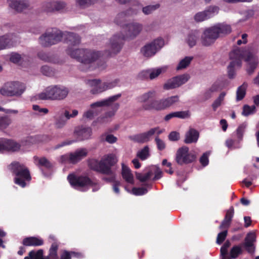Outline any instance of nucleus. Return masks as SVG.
<instances>
[{"mask_svg":"<svg viewBox=\"0 0 259 259\" xmlns=\"http://www.w3.org/2000/svg\"><path fill=\"white\" fill-rule=\"evenodd\" d=\"M158 127L151 128L147 132L138 134L131 137L133 141L140 143H143L148 141L158 130Z\"/></svg>","mask_w":259,"mask_h":259,"instance_id":"aec40b11","label":"nucleus"},{"mask_svg":"<svg viewBox=\"0 0 259 259\" xmlns=\"http://www.w3.org/2000/svg\"><path fill=\"white\" fill-rule=\"evenodd\" d=\"M122 177L125 181L130 184H134V176L131 169L126 166L122 165Z\"/></svg>","mask_w":259,"mask_h":259,"instance_id":"2f4dec72","label":"nucleus"},{"mask_svg":"<svg viewBox=\"0 0 259 259\" xmlns=\"http://www.w3.org/2000/svg\"><path fill=\"white\" fill-rule=\"evenodd\" d=\"M208 156L209 153L205 152L203 153V155L200 158L199 161L201 165H203V166H205L207 165L208 164Z\"/></svg>","mask_w":259,"mask_h":259,"instance_id":"6e6d98bb","label":"nucleus"},{"mask_svg":"<svg viewBox=\"0 0 259 259\" xmlns=\"http://www.w3.org/2000/svg\"><path fill=\"white\" fill-rule=\"evenodd\" d=\"M54 11H62L66 9V4L62 1L54 2Z\"/></svg>","mask_w":259,"mask_h":259,"instance_id":"c03bdc74","label":"nucleus"},{"mask_svg":"<svg viewBox=\"0 0 259 259\" xmlns=\"http://www.w3.org/2000/svg\"><path fill=\"white\" fill-rule=\"evenodd\" d=\"M219 8L216 6H210L204 11L200 12L195 14L194 20L197 22L205 21L213 17L215 14L219 13Z\"/></svg>","mask_w":259,"mask_h":259,"instance_id":"2eb2a0df","label":"nucleus"},{"mask_svg":"<svg viewBox=\"0 0 259 259\" xmlns=\"http://www.w3.org/2000/svg\"><path fill=\"white\" fill-rule=\"evenodd\" d=\"M175 117L181 119H184L189 116L188 111H182L174 112Z\"/></svg>","mask_w":259,"mask_h":259,"instance_id":"4d7b16f0","label":"nucleus"},{"mask_svg":"<svg viewBox=\"0 0 259 259\" xmlns=\"http://www.w3.org/2000/svg\"><path fill=\"white\" fill-rule=\"evenodd\" d=\"M22 244L25 246H39L44 244V240L40 237H27L23 239Z\"/></svg>","mask_w":259,"mask_h":259,"instance_id":"bb28decb","label":"nucleus"},{"mask_svg":"<svg viewBox=\"0 0 259 259\" xmlns=\"http://www.w3.org/2000/svg\"><path fill=\"white\" fill-rule=\"evenodd\" d=\"M148 192L147 188L144 187L136 188L132 189V192L135 195H142L146 194Z\"/></svg>","mask_w":259,"mask_h":259,"instance_id":"3c124183","label":"nucleus"},{"mask_svg":"<svg viewBox=\"0 0 259 259\" xmlns=\"http://www.w3.org/2000/svg\"><path fill=\"white\" fill-rule=\"evenodd\" d=\"M193 59L192 57H186L182 59L177 67V70H181L186 68L191 63Z\"/></svg>","mask_w":259,"mask_h":259,"instance_id":"ea45409f","label":"nucleus"},{"mask_svg":"<svg viewBox=\"0 0 259 259\" xmlns=\"http://www.w3.org/2000/svg\"><path fill=\"white\" fill-rule=\"evenodd\" d=\"M92 129L89 127H77L74 132V135L77 141H83L89 139L92 135Z\"/></svg>","mask_w":259,"mask_h":259,"instance_id":"6ab92c4d","label":"nucleus"},{"mask_svg":"<svg viewBox=\"0 0 259 259\" xmlns=\"http://www.w3.org/2000/svg\"><path fill=\"white\" fill-rule=\"evenodd\" d=\"M32 109L34 111H38L39 113H43L44 114H47L49 112V110L47 108H41L38 105H33Z\"/></svg>","mask_w":259,"mask_h":259,"instance_id":"774afa93","label":"nucleus"},{"mask_svg":"<svg viewBox=\"0 0 259 259\" xmlns=\"http://www.w3.org/2000/svg\"><path fill=\"white\" fill-rule=\"evenodd\" d=\"M180 101L178 95L168 97L160 100H154L143 105L142 108L145 110H155L161 111L175 105Z\"/></svg>","mask_w":259,"mask_h":259,"instance_id":"423d86ee","label":"nucleus"},{"mask_svg":"<svg viewBox=\"0 0 259 259\" xmlns=\"http://www.w3.org/2000/svg\"><path fill=\"white\" fill-rule=\"evenodd\" d=\"M229 57L232 61L228 67V77L233 79L235 76L234 67L235 66L240 67L242 59L248 61L252 57V53L246 48H237L231 51L229 54Z\"/></svg>","mask_w":259,"mask_h":259,"instance_id":"7ed1b4c3","label":"nucleus"},{"mask_svg":"<svg viewBox=\"0 0 259 259\" xmlns=\"http://www.w3.org/2000/svg\"><path fill=\"white\" fill-rule=\"evenodd\" d=\"M8 168L15 176L14 179V183L21 187H26V181H31V177L29 170L24 164L14 161L9 165Z\"/></svg>","mask_w":259,"mask_h":259,"instance_id":"20e7f679","label":"nucleus"},{"mask_svg":"<svg viewBox=\"0 0 259 259\" xmlns=\"http://www.w3.org/2000/svg\"><path fill=\"white\" fill-rule=\"evenodd\" d=\"M87 155V151L85 149H81L76 150L74 153L69 154V162L72 163H76Z\"/></svg>","mask_w":259,"mask_h":259,"instance_id":"393cba45","label":"nucleus"},{"mask_svg":"<svg viewBox=\"0 0 259 259\" xmlns=\"http://www.w3.org/2000/svg\"><path fill=\"white\" fill-rule=\"evenodd\" d=\"M164 45V40L161 38L154 39L142 48L141 52L146 57L154 56Z\"/></svg>","mask_w":259,"mask_h":259,"instance_id":"ddd939ff","label":"nucleus"},{"mask_svg":"<svg viewBox=\"0 0 259 259\" xmlns=\"http://www.w3.org/2000/svg\"><path fill=\"white\" fill-rule=\"evenodd\" d=\"M119 80L116 79L111 82H102L100 79H90L87 81L88 84L92 89L91 90V93L92 94H97L101 93L107 90L111 89L118 85Z\"/></svg>","mask_w":259,"mask_h":259,"instance_id":"1a4fd4ad","label":"nucleus"},{"mask_svg":"<svg viewBox=\"0 0 259 259\" xmlns=\"http://www.w3.org/2000/svg\"><path fill=\"white\" fill-rule=\"evenodd\" d=\"M153 175V170L152 169L149 170L147 173L143 175L141 173L136 172V176L138 180L141 182H145L149 180Z\"/></svg>","mask_w":259,"mask_h":259,"instance_id":"4c0bfd02","label":"nucleus"},{"mask_svg":"<svg viewBox=\"0 0 259 259\" xmlns=\"http://www.w3.org/2000/svg\"><path fill=\"white\" fill-rule=\"evenodd\" d=\"M180 139V134L177 132H171L168 135V139L171 141H177Z\"/></svg>","mask_w":259,"mask_h":259,"instance_id":"0e129e2a","label":"nucleus"},{"mask_svg":"<svg viewBox=\"0 0 259 259\" xmlns=\"http://www.w3.org/2000/svg\"><path fill=\"white\" fill-rule=\"evenodd\" d=\"M162 165L163 166H165L168 168V169L164 170V171L166 172H167L170 175H172L174 173V170L172 169V168H171V163L169 162H168L166 159H164L162 160Z\"/></svg>","mask_w":259,"mask_h":259,"instance_id":"bf43d9fd","label":"nucleus"},{"mask_svg":"<svg viewBox=\"0 0 259 259\" xmlns=\"http://www.w3.org/2000/svg\"><path fill=\"white\" fill-rule=\"evenodd\" d=\"M43 10L47 13L54 12V2L45 3L43 6Z\"/></svg>","mask_w":259,"mask_h":259,"instance_id":"13d9d810","label":"nucleus"},{"mask_svg":"<svg viewBox=\"0 0 259 259\" xmlns=\"http://www.w3.org/2000/svg\"><path fill=\"white\" fill-rule=\"evenodd\" d=\"M66 41L69 46H75L80 42L79 35L73 32H68L66 35Z\"/></svg>","mask_w":259,"mask_h":259,"instance_id":"7c9ffc66","label":"nucleus"},{"mask_svg":"<svg viewBox=\"0 0 259 259\" xmlns=\"http://www.w3.org/2000/svg\"><path fill=\"white\" fill-rule=\"evenodd\" d=\"M24 85L20 82L13 81L6 83L0 90L2 95L6 97H19L25 91Z\"/></svg>","mask_w":259,"mask_h":259,"instance_id":"9d476101","label":"nucleus"},{"mask_svg":"<svg viewBox=\"0 0 259 259\" xmlns=\"http://www.w3.org/2000/svg\"><path fill=\"white\" fill-rule=\"evenodd\" d=\"M138 78L141 80L146 79L149 78V70H144L139 73Z\"/></svg>","mask_w":259,"mask_h":259,"instance_id":"e2e57ef3","label":"nucleus"},{"mask_svg":"<svg viewBox=\"0 0 259 259\" xmlns=\"http://www.w3.org/2000/svg\"><path fill=\"white\" fill-rule=\"evenodd\" d=\"M9 6L17 12H22L29 6V3L27 0H9Z\"/></svg>","mask_w":259,"mask_h":259,"instance_id":"4be33fe9","label":"nucleus"},{"mask_svg":"<svg viewBox=\"0 0 259 259\" xmlns=\"http://www.w3.org/2000/svg\"><path fill=\"white\" fill-rule=\"evenodd\" d=\"M160 5L159 4H156L154 5H149L143 7L142 8L143 12L146 14L148 15L151 14L152 12L159 8Z\"/></svg>","mask_w":259,"mask_h":259,"instance_id":"49530a36","label":"nucleus"},{"mask_svg":"<svg viewBox=\"0 0 259 259\" xmlns=\"http://www.w3.org/2000/svg\"><path fill=\"white\" fill-rule=\"evenodd\" d=\"M199 137V132L194 128H190L185 134L184 143L185 144L195 143Z\"/></svg>","mask_w":259,"mask_h":259,"instance_id":"5701e85b","label":"nucleus"},{"mask_svg":"<svg viewBox=\"0 0 259 259\" xmlns=\"http://www.w3.org/2000/svg\"><path fill=\"white\" fill-rule=\"evenodd\" d=\"M228 234L227 230H224L218 234L216 242L218 244H221L226 239Z\"/></svg>","mask_w":259,"mask_h":259,"instance_id":"8fccbe9b","label":"nucleus"},{"mask_svg":"<svg viewBox=\"0 0 259 259\" xmlns=\"http://www.w3.org/2000/svg\"><path fill=\"white\" fill-rule=\"evenodd\" d=\"M242 249L239 245L234 246L230 252V257L232 258H236L240 254H242Z\"/></svg>","mask_w":259,"mask_h":259,"instance_id":"a19ab883","label":"nucleus"},{"mask_svg":"<svg viewBox=\"0 0 259 259\" xmlns=\"http://www.w3.org/2000/svg\"><path fill=\"white\" fill-rule=\"evenodd\" d=\"M255 111V107L253 105L250 106L248 105H245L243 107L242 114L245 116H247L254 113Z\"/></svg>","mask_w":259,"mask_h":259,"instance_id":"37998d69","label":"nucleus"},{"mask_svg":"<svg viewBox=\"0 0 259 259\" xmlns=\"http://www.w3.org/2000/svg\"><path fill=\"white\" fill-rule=\"evenodd\" d=\"M68 89L60 85L47 87L44 92L38 95L41 100H61L65 99L68 94Z\"/></svg>","mask_w":259,"mask_h":259,"instance_id":"0eeeda50","label":"nucleus"},{"mask_svg":"<svg viewBox=\"0 0 259 259\" xmlns=\"http://www.w3.org/2000/svg\"><path fill=\"white\" fill-rule=\"evenodd\" d=\"M131 10L127 12L119 13L115 18V22L125 29V35H114L110 40V50L108 51L107 57H111L118 53L122 47L123 40L127 39H133L137 36L142 29V25L137 23L125 24L127 13L130 14Z\"/></svg>","mask_w":259,"mask_h":259,"instance_id":"f257e3e1","label":"nucleus"},{"mask_svg":"<svg viewBox=\"0 0 259 259\" xmlns=\"http://www.w3.org/2000/svg\"><path fill=\"white\" fill-rule=\"evenodd\" d=\"M35 162H37L36 165L39 167H44L47 169H51L53 167V164L45 157H38L36 156L33 157Z\"/></svg>","mask_w":259,"mask_h":259,"instance_id":"c756f323","label":"nucleus"},{"mask_svg":"<svg viewBox=\"0 0 259 259\" xmlns=\"http://www.w3.org/2000/svg\"><path fill=\"white\" fill-rule=\"evenodd\" d=\"M149 155V147L146 146L138 153L137 156L141 160H144L147 159Z\"/></svg>","mask_w":259,"mask_h":259,"instance_id":"a18cd8bd","label":"nucleus"},{"mask_svg":"<svg viewBox=\"0 0 259 259\" xmlns=\"http://www.w3.org/2000/svg\"><path fill=\"white\" fill-rule=\"evenodd\" d=\"M78 114V111L77 110H73L72 113L70 114L69 112L65 110L64 113V116L61 115L58 117H56L55 122V126L57 128H61L66 124V120L69 119L70 118L75 117Z\"/></svg>","mask_w":259,"mask_h":259,"instance_id":"a211bd4d","label":"nucleus"},{"mask_svg":"<svg viewBox=\"0 0 259 259\" xmlns=\"http://www.w3.org/2000/svg\"><path fill=\"white\" fill-rule=\"evenodd\" d=\"M66 51L67 54L71 58L76 59L78 61L85 65L90 64L96 61L101 54L99 51L89 49L73 50L69 48Z\"/></svg>","mask_w":259,"mask_h":259,"instance_id":"39448f33","label":"nucleus"},{"mask_svg":"<svg viewBox=\"0 0 259 259\" xmlns=\"http://www.w3.org/2000/svg\"><path fill=\"white\" fill-rule=\"evenodd\" d=\"M232 30L230 25L219 23L213 26L206 29L201 37L202 45L208 47L213 44L221 35H226L231 33Z\"/></svg>","mask_w":259,"mask_h":259,"instance_id":"f03ea898","label":"nucleus"},{"mask_svg":"<svg viewBox=\"0 0 259 259\" xmlns=\"http://www.w3.org/2000/svg\"><path fill=\"white\" fill-rule=\"evenodd\" d=\"M226 94L225 92H222L219 97L213 102L212 107L214 111H215L221 105L222 102L224 100Z\"/></svg>","mask_w":259,"mask_h":259,"instance_id":"e433bc0d","label":"nucleus"},{"mask_svg":"<svg viewBox=\"0 0 259 259\" xmlns=\"http://www.w3.org/2000/svg\"><path fill=\"white\" fill-rule=\"evenodd\" d=\"M21 148V145L14 140L2 139L0 140V152L4 151H18Z\"/></svg>","mask_w":259,"mask_h":259,"instance_id":"dca6fc26","label":"nucleus"},{"mask_svg":"<svg viewBox=\"0 0 259 259\" xmlns=\"http://www.w3.org/2000/svg\"><path fill=\"white\" fill-rule=\"evenodd\" d=\"M10 61L14 64H20L23 60L22 56L18 53L12 52L9 55Z\"/></svg>","mask_w":259,"mask_h":259,"instance_id":"f704fd0d","label":"nucleus"},{"mask_svg":"<svg viewBox=\"0 0 259 259\" xmlns=\"http://www.w3.org/2000/svg\"><path fill=\"white\" fill-rule=\"evenodd\" d=\"M196 159V155L189 152V149L187 146H182L179 148L176 154L175 160L177 163L181 165L193 162Z\"/></svg>","mask_w":259,"mask_h":259,"instance_id":"f8f14e48","label":"nucleus"},{"mask_svg":"<svg viewBox=\"0 0 259 259\" xmlns=\"http://www.w3.org/2000/svg\"><path fill=\"white\" fill-rule=\"evenodd\" d=\"M253 58V55H252V57L250 59V60L248 61H246L248 63L247 66L246 71L248 74L249 75L252 74L254 72L257 64V62L255 60H252Z\"/></svg>","mask_w":259,"mask_h":259,"instance_id":"c9c22d12","label":"nucleus"},{"mask_svg":"<svg viewBox=\"0 0 259 259\" xmlns=\"http://www.w3.org/2000/svg\"><path fill=\"white\" fill-rule=\"evenodd\" d=\"M31 259H43V250L39 249L36 252L31 251L29 253Z\"/></svg>","mask_w":259,"mask_h":259,"instance_id":"de8ad7c7","label":"nucleus"},{"mask_svg":"<svg viewBox=\"0 0 259 259\" xmlns=\"http://www.w3.org/2000/svg\"><path fill=\"white\" fill-rule=\"evenodd\" d=\"M11 122V118L8 116L0 117V130L6 129Z\"/></svg>","mask_w":259,"mask_h":259,"instance_id":"79ce46f5","label":"nucleus"},{"mask_svg":"<svg viewBox=\"0 0 259 259\" xmlns=\"http://www.w3.org/2000/svg\"><path fill=\"white\" fill-rule=\"evenodd\" d=\"M161 73V69H157L151 71H149V78L151 79H153L157 77Z\"/></svg>","mask_w":259,"mask_h":259,"instance_id":"69168bd1","label":"nucleus"},{"mask_svg":"<svg viewBox=\"0 0 259 259\" xmlns=\"http://www.w3.org/2000/svg\"><path fill=\"white\" fill-rule=\"evenodd\" d=\"M38 57L45 62H51V58L49 56L48 54L44 52H39L37 54Z\"/></svg>","mask_w":259,"mask_h":259,"instance_id":"052dcab7","label":"nucleus"},{"mask_svg":"<svg viewBox=\"0 0 259 259\" xmlns=\"http://www.w3.org/2000/svg\"><path fill=\"white\" fill-rule=\"evenodd\" d=\"M121 97V94H119L108 98L100 101L95 102L91 105L92 108L97 107H103L109 106L112 103L116 101L119 98Z\"/></svg>","mask_w":259,"mask_h":259,"instance_id":"cd10ccee","label":"nucleus"},{"mask_svg":"<svg viewBox=\"0 0 259 259\" xmlns=\"http://www.w3.org/2000/svg\"><path fill=\"white\" fill-rule=\"evenodd\" d=\"M41 72L44 75L48 76H50L54 74L52 69L47 65H44L41 67Z\"/></svg>","mask_w":259,"mask_h":259,"instance_id":"603ef678","label":"nucleus"},{"mask_svg":"<svg viewBox=\"0 0 259 259\" xmlns=\"http://www.w3.org/2000/svg\"><path fill=\"white\" fill-rule=\"evenodd\" d=\"M17 40V36L14 33H9L1 36L0 51L14 46Z\"/></svg>","mask_w":259,"mask_h":259,"instance_id":"f3484780","label":"nucleus"},{"mask_svg":"<svg viewBox=\"0 0 259 259\" xmlns=\"http://www.w3.org/2000/svg\"><path fill=\"white\" fill-rule=\"evenodd\" d=\"M199 37V32L197 30H192L188 34L186 40L188 46L192 48L196 45Z\"/></svg>","mask_w":259,"mask_h":259,"instance_id":"c85d7f7f","label":"nucleus"},{"mask_svg":"<svg viewBox=\"0 0 259 259\" xmlns=\"http://www.w3.org/2000/svg\"><path fill=\"white\" fill-rule=\"evenodd\" d=\"M67 179L74 188H87L96 185V183L86 176H76L74 174H69Z\"/></svg>","mask_w":259,"mask_h":259,"instance_id":"9b49d317","label":"nucleus"},{"mask_svg":"<svg viewBox=\"0 0 259 259\" xmlns=\"http://www.w3.org/2000/svg\"><path fill=\"white\" fill-rule=\"evenodd\" d=\"M246 124L245 123H242L238 126L236 130L237 136L240 141L242 140Z\"/></svg>","mask_w":259,"mask_h":259,"instance_id":"09e8293b","label":"nucleus"},{"mask_svg":"<svg viewBox=\"0 0 259 259\" xmlns=\"http://www.w3.org/2000/svg\"><path fill=\"white\" fill-rule=\"evenodd\" d=\"M255 240V236L253 233H248L245 238L244 246L246 251L249 253H252L254 252L255 247L253 242Z\"/></svg>","mask_w":259,"mask_h":259,"instance_id":"a878e982","label":"nucleus"},{"mask_svg":"<svg viewBox=\"0 0 259 259\" xmlns=\"http://www.w3.org/2000/svg\"><path fill=\"white\" fill-rule=\"evenodd\" d=\"M153 169H151L153 170V172H154L155 174L154 177L153 179V180L156 181L160 179L162 176V171L161 169L157 166L153 167Z\"/></svg>","mask_w":259,"mask_h":259,"instance_id":"5fc2aeb1","label":"nucleus"},{"mask_svg":"<svg viewBox=\"0 0 259 259\" xmlns=\"http://www.w3.org/2000/svg\"><path fill=\"white\" fill-rule=\"evenodd\" d=\"M155 96L154 91H150L137 97V101L140 103H146L149 99L154 97Z\"/></svg>","mask_w":259,"mask_h":259,"instance_id":"72a5a7b5","label":"nucleus"},{"mask_svg":"<svg viewBox=\"0 0 259 259\" xmlns=\"http://www.w3.org/2000/svg\"><path fill=\"white\" fill-rule=\"evenodd\" d=\"M247 84L244 82L241 86L239 87L236 92V101H239L242 100L246 95V90Z\"/></svg>","mask_w":259,"mask_h":259,"instance_id":"473e14b6","label":"nucleus"},{"mask_svg":"<svg viewBox=\"0 0 259 259\" xmlns=\"http://www.w3.org/2000/svg\"><path fill=\"white\" fill-rule=\"evenodd\" d=\"M188 74H184L168 79L163 85V89L169 90L178 88L185 83L189 79Z\"/></svg>","mask_w":259,"mask_h":259,"instance_id":"4468645a","label":"nucleus"},{"mask_svg":"<svg viewBox=\"0 0 259 259\" xmlns=\"http://www.w3.org/2000/svg\"><path fill=\"white\" fill-rule=\"evenodd\" d=\"M58 249V244L56 242H54L52 244L51 246L49 249V255L52 259H58L57 251Z\"/></svg>","mask_w":259,"mask_h":259,"instance_id":"58836bf2","label":"nucleus"},{"mask_svg":"<svg viewBox=\"0 0 259 259\" xmlns=\"http://www.w3.org/2000/svg\"><path fill=\"white\" fill-rule=\"evenodd\" d=\"M89 166L91 169L104 175L109 171V168L105 167L102 160L99 161L95 159H91L89 161Z\"/></svg>","mask_w":259,"mask_h":259,"instance_id":"412c9836","label":"nucleus"},{"mask_svg":"<svg viewBox=\"0 0 259 259\" xmlns=\"http://www.w3.org/2000/svg\"><path fill=\"white\" fill-rule=\"evenodd\" d=\"M234 214V209L233 206H231L228 210H227L224 219L232 222V218Z\"/></svg>","mask_w":259,"mask_h":259,"instance_id":"864d4df0","label":"nucleus"},{"mask_svg":"<svg viewBox=\"0 0 259 259\" xmlns=\"http://www.w3.org/2000/svg\"><path fill=\"white\" fill-rule=\"evenodd\" d=\"M63 38L62 32L56 29L52 28L48 30L39 38V43L44 47H48L60 42Z\"/></svg>","mask_w":259,"mask_h":259,"instance_id":"6e6552de","label":"nucleus"},{"mask_svg":"<svg viewBox=\"0 0 259 259\" xmlns=\"http://www.w3.org/2000/svg\"><path fill=\"white\" fill-rule=\"evenodd\" d=\"M157 148L159 150L162 151L165 148L164 142L160 139L158 137H156L155 139Z\"/></svg>","mask_w":259,"mask_h":259,"instance_id":"680f3d73","label":"nucleus"},{"mask_svg":"<svg viewBox=\"0 0 259 259\" xmlns=\"http://www.w3.org/2000/svg\"><path fill=\"white\" fill-rule=\"evenodd\" d=\"M101 160L104 164L105 167L109 169V172L105 173V175L112 174L111 167L114 166L117 161L116 156L114 154H110L105 155Z\"/></svg>","mask_w":259,"mask_h":259,"instance_id":"b1692460","label":"nucleus"},{"mask_svg":"<svg viewBox=\"0 0 259 259\" xmlns=\"http://www.w3.org/2000/svg\"><path fill=\"white\" fill-rule=\"evenodd\" d=\"M231 222L227 220L224 219L222 222L219 228L220 229H227L229 228L231 225Z\"/></svg>","mask_w":259,"mask_h":259,"instance_id":"338daca9","label":"nucleus"}]
</instances>
